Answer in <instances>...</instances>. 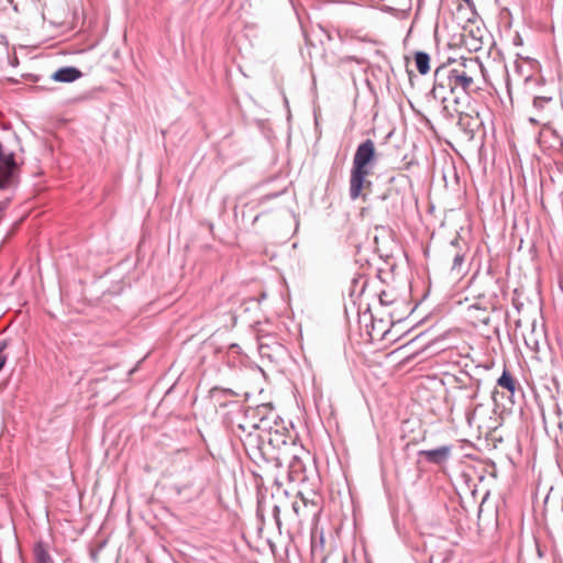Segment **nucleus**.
I'll return each instance as SVG.
<instances>
[{
	"instance_id": "obj_19",
	"label": "nucleus",
	"mask_w": 563,
	"mask_h": 563,
	"mask_svg": "<svg viewBox=\"0 0 563 563\" xmlns=\"http://www.w3.org/2000/svg\"><path fill=\"white\" fill-rule=\"evenodd\" d=\"M236 394L230 388L213 387L210 389L211 398L218 399L220 397L235 396Z\"/></svg>"
},
{
	"instance_id": "obj_29",
	"label": "nucleus",
	"mask_w": 563,
	"mask_h": 563,
	"mask_svg": "<svg viewBox=\"0 0 563 563\" xmlns=\"http://www.w3.org/2000/svg\"><path fill=\"white\" fill-rule=\"evenodd\" d=\"M518 58L525 59L527 63H529L531 66L538 64V62L534 58L531 57H522L520 54H517Z\"/></svg>"
},
{
	"instance_id": "obj_31",
	"label": "nucleus",
	"mask_w": 563,
	"mask_h": 563,
	"mask_svg": "<svg viewBox=\"0 0 563 563\" xmlns=\"http://www.w3.org/2000/svg\"><path fill=\"white\" fill-rule=\"evenodd\" d=\"M512 306H514V308H515L517 311H520V310H521V308L523 307V303H522V302H520V301H518V300H516V299H512Z\"/></svg>"
},
{
	"instance_id": "obj_5",
	"label": "nucleus",
	"mask_w": 563,
	"mask_h": 563,
	"mask_svg": "<svg viewBox=\"0 0 563 563\" xmlns=\"http://www.w3.org/2000/svg\"><path fill=\"white\" fill-rule=\"evenodd\" d=\"M448 67L445 65H440L434 70V82L433 87L430 90L429 95L441 103H444L449 93H453L452 86L450 84V76L446 75Z\"/></svg>"
},
{
	"instance_id": "obj_13",
	"label": "nucleus",
	"mask_w": 563,
	"mask_h": 563,
	"mask_svg": "<svg viewBox=\"0 0 563 563\" xmlns=\"http://www.w3.org/2000/svg\"><path fill=\"white\" fill-rule=\"evenodd\" d=\"M325 538L322 529L318 526L311 529V555L314 559L325 560L324 555Z\"/></svg>"
},
{
	"instance_id": "obj_1",
	"label": "nucleus",
	"mask_w": 563,
	"mask_h": 563,
	"mask_svg": "<svg viewBox=\"0 0 563 563\" xmlns=\"http://www.w3.org/2000/svg\"><path fill=\"white\" fill-rule=\"evenodd\" d=\"M295 441L296 437H292L286 427L278 424L266 435L249 432L243 444L250 457L255 462L262 461L282 467L283 461L279 451L288 442L295 444Z\"/></svg>"
},
{
	"instance_id": "obj_12",
	"label": "nucleus",
	"mask_w": 563,
	"mask_h": 563,
	"mask_svg": "<svg viewBox=\"0 0 563 563\" xmlns=\"http://www.w3.org/2000/svg\"><path fill=\"white\" fill-rule=\"evenodd\" d=\"M448 76H450V84L452 86L453 93L456 88L461 87L464 92H466L474 82L472 76H468L465 71H460L454 68H448Z\"/></svg>"
},
{
	"instance_id": "obj_2",
	"label": "nucleus",
	"mask_w": 563,
	"mask_h": 563,
	"mask_svg": "<svg viewBox=\"0 0 563 563\" xmlns=\"http://www.w3.org/2000/svg\"><path fill=\"white\" fill-rule=\"evenodd\" d=\"M378 163V154L373 140L366 139L362 141L353 155L352 167L350 170L349 196L351 200L358 198L366 199L363 190L372 186V181L367 177L373 173Z\"/></svg>"
},
{
	"instance_id": "obj_28",
	"label": "nucleus",
	"mask_w": 563,
	"mask_h": 563,
	"mask_svg": "<svg viewBox=\"0 0 563 563\" xmlns=\"http://www.w3.org/2000/svg\"><path fill=\"white\" fill-rule=\"evenodd\" d=\"M450 244H451V246L455 247V249H456V251H459V250H463V249L461 247V240H460V238H459V236L454 238V239L451 241V243H450Z\"/></svg>"
},
{
	"instance_id": "obj_23",
	"label": "nucleus",
	"mask_w": 563,
	"mask_h": 563,
	"mask_svg": "<svg viewBox=\"0 0 563 563\" xmlns=\"http://www.w3.org/2000/svg\"><path fill=\"white\" fill-rule=\"evenodd\" d=\"M470 309L487 311L488 309H492V305L485 302L484 300H477L470 306Z\"/></svg>"
},
{
	"instance_id": "obj_37",
	"label": "nucleus",
	"mask_w": 563,
	"mask_h": 563,
	"mask_svg": "<svg viewBox=\"0 0 563 563\" xmlns=\"http://www.w3.org/2000/svg\"><path fill=\"white\" fill-rule=\"evenodd\" d=\"M230 350L238 353V352H240V346H239V344H231Z\"/></svg>"
},
{
	"instance_id": "obj_8",
	"label": "nucleus",
	"mask_w": 563,
	"mask_h": 563,
	"mask_svg": "<svg viewBox=\"0 0 563 563\" xmlns=\"http://www.w3.org/2000/svg\"><path fill=\"white\" fill-rule=\"evenodd\" d=\"M377 199L382 202H386V211L391 217H399L402 206V196L399 189L393 186L387 187Z\"/></svg>"
},
{
	"instance_id": "obj_47",
	"label": "nucleus",
	"mask_w": 563,
	"mask_h": 563,
	"mask_svg": "<svg viewBox=\"0 0 563 563\" xmlns=\"http://www.w3.org/2000/svg\"><path fill=\"white\" fill-rule=\"evenodd\" d=\"M559 428H562V421L558 422Z\"/></svg>"
},
{
	"instance_id": "obj_7",
	"label": "nucleus",
	"mask_w": 563,
	"mask_h": 563,
	"mask_svg": "<svg viewBox=\"0 0 563 563\" xmlns=\"http://www.w3.org/2000/svg\"><path fill=\"white\" fill-rule=\"evenodd\" d=\"M453 445L445 444L430 450L418 451V463L423 459L427 463L442 465L451 459Z\"/></svg>"
},
{
	"instance_id": "obj_17",
	"label": "nucleus",
	"mask_w": 563,
	"mask_h": 563,
	"mask_svg": "<svg viewBox=\"0 0 563 563\" xmlns=\"http://www.w3.org/2000/svg\"><path fill=\"white\" fill-rule=\"evenodd\" d=\"M465 261V251L459 250L453 256V262L451 266V272L460 274L462 272V267Z\"/></svg>"
},
{
	"instance_id": "obj_11",
	"label": "nucleus",
	"mask_w": 563,
	"mask_h": 563,
	"mask_svg": "<svg viewBox=\"0 0 563 563\" xmlns=\"http://www.w3.org/2000/svg\"><path fill=\"white\" fill-rule=\"evenodd\" d=\"M82 77V71L76 66H63L56 69L51 79L56 82L70 84Z\"/></svg>"
},
{
	"instance_id": "obj_27",
	"label": "nucleus",
	"mask_w": 563,
	"mask_h": 563,
	"mask_svg": "<svg viewBox=\"0 0 563 563\" xmlns=\"http://www.w3.org/2000/svg\"><path fill=\"white\" fill-rule=\"evenodd\" d=\"M512 44L515 46H521L523 44V40L519 33H516V35L514 36Z\"/></svg>"
},
{
	"instance_id": "obj_34",
	"label": "nucleus",
	"mask_w": 563,
	"mask_h": 563,
	"mask_svg": "<svg viewBox=\"0 0 563 563\" xmlns=\"http://www.w3.org/2000/svg\"><path fill=\"white\" fill-rule=\"evenodd\" d=\"M481 48V42L478 40H474V43H472V49L478 51Z\"/></svg>"
},
{
	"instance_id": "obj_41",
	"label": "nucleus",
	"mask_w": 563,
	"mask_h": 563,
	"mask_svg": "<svg viewBox=\"0 0 563 563\" xmlns=\"http://www.w3.org/2000/svg\"><path fill=\"white\" fill-rule=\"evenodd\" d=\"M260 353H261V355L263 356V344H262V343H261V345H260Z\"/></svg>"
},
{
	"instance_id": "obj_4",
	"label": "nucleus",
	"mask_w": 563,
	"mask_h": 563,
	"mask_svg": "<svg viewBox=\"0 0 563 563\" xmlns=\"http://www.w3.org/2000/svg\"><path fill=\"white\" fill-rule=\"evenodd\" d=\"M20 165L13 151L4 152L0 142V190L16 186L19 183Z\"/></svg>"
},
{
	"instance_id": "obj_35",
	"label": "nucleus",
	"mask_w": 563,
	"mask_h": 563,
	"mask_svg": "<svg viewBox=\"0 0 563 563\" xmlns=\"http://www.w3.org/2000/svg\"><path fill=\"white\" fill-rule=\"evenodd\" d=\"M515 70L519 74L522 71V66L517 60L515 62Z\"/></svg>"
},
{
	"instance_id": "obj_32",
	"label": "nucleus",
	"mask_w": 563,
	"mask_h": 563,
	"mask_svg": "<svg viewBox=\"0 0 563 563\" xmlns=\"http://www.w3.org/2000/svg\"><path fill=\"white\" fill-rule=\"evenodd\" d=\"M90 558L93 562H97L98 561V550H91Z\"/></svg>"
},
{
	"instance_id": "obj_25",
	"label": "nucleus",
	"mask_w": 563,
	"mask_h": 563,
	"mask_svg": "<svg viewBox=\"0 0 563 563\" xmlns=\"http://www.w3.org/2000/svg\"><path fill=\"white\" fill-rule=\"evenodd\" d=\"M280 195H282V192H273V194H267L265 196H262L261 198H258L257 206H262L264 202H267L271 199L277 198Z\"/></svg>"
},
{
	"instance_id": "obj_43",
	"label": "nucleus",
	"mask_w": 563,
	"mask_h": 563,
	"mask_svg": "<svg viewBox=\"0 0 563 563\" xmlns=\"http://www.w3.org/2000/svg\"><path fill=\"white\" fill-rule=\"evenodd\" d=\"M561 511L563 512V496H562V499H561Z\"/></svg>"
},
{
	"instance_id": "obj_36",
	"label": "nucleus",
	"mask_w": 563,
	"mask_h": 563,
	"mask_svg": "<svg viewBox=\"0 0 563 563\" xmlns=\"http://www.w3.org/2000/svg\"><path fill=\"white\" fill-rule=\"evenodd\" d=\"M262 216H263V212L257 213V214L253 218V220H252V224L254 225V224L258 221V219H260Z\"/></svg>"
},
{
	"instance_id": "obj_16",
	"label": "nucleus",
	"mask_w": 563,
	"mask_h": 563,
	"mask_svg": "<svg viewBox=\"0 0 563 563\" xmlns=\"http://www.w3.org/2000/svg\"><path fill=\"white\" fill-rule=\"evenodd\" d=\"M413 59H415L416 68L420 75L424 76L430 71L431 57L427 52H424V51L415 52Z\"/></svg>"
},
{
	"instance_id": "obj_22",
	"label": "nucleus",
	"mask_w": 563,
	"mask_h": 563,
	"mask_svg": "<svg viewBox=\"0 0 563 563\" xmlns=\"http://www.w3.org/2000/svg\"><path fill=\"white\" fill-rule=\"evenodd\" d=\"M272 516L273 519L278 528V530H282V520H280V507L278 505H274L272 508Z\"/></svg>"
},
{
	"instance_id": "obj_42",
	"label": "nucleus",
	"mask_w": 563,
	"mask_h": 563,
	"mask_svg": "<svg viewBox=\"0 0 563 563\" xmlns=\"http://www.w3.org/2000/svg\"><path fill=\"white\" fill-rule=\"evenodd\" d=\"M302 503H303V506H307L308 504V500L306 498L302 497Z\"/></svg>"
},
{
	"instance_id": "obj_21",
	"label": "nucleus",
	"mask_w": 563,
	"mask_h": 563,
	"mask_svg": "<svg viewBox=\"0 0 563 563\" xmlns=\"http://www.w3.org/2000/svg\"><path fill=\"white\" fill-rule=\"evenodd\" d=\"M454 379V383L456 384V387L461 390H464L465 391V395L471 393L472 391V385H467L463 378L459 377V376H454L453 377Z\"/></svg>"
},
{
	"instance_id": "obj_15",
	"label": "nucleus",
	"mask_w": 563,
	"mask_h": 563,
	"mask_svg": "<svg viewBox=\"0 0 563 563\" xmlns=\"http://www.w3.org/2000/svg\"><path fill=\"white\" fill-rule=\"evenodd\" d=\"M34 563H55L53 556L49 554L47 543L44 540H38L33 545Z\"/></svg>"
},
{
	"instance_id": "obj_33",
	"label": "nucleus",
	"mask_w": 563,
	"mask_h": 563,
	"mask_svg": "<svg viewBox=\"0 0 563 563\" xmlns=\"http://www.w3.org/2000/svg\"><path fill=\"white\" fill-rule=\"evenodd\" d=\"M464 3L470 8L471 10L475 9V2L473 0H463Z\"/></svg>"
},
{
	"instance_id": "obj_38",
	"label": "nucleus",
	"mask_w": 563,
	"mask_h": 563,
	"mask_svg": "<svg viewBox=\"0 0 563 563\" xmlns=\"http://www.w3.org/2000/svg\"><path fill=\"white\" fill-rule=\"evenodd\" d=\"M556 413L558 416H561L562 415V409L560 408L559 405H556Z\"/></svg>"
},
{
	"instance_id": "obj_44",
	"label": "nucleus",
	"mask_w": 563,
	"mask_h": 563,
	"mask_svg": "<svg viewBox=\"0 0 563 563\" xmlns=\"http://www.w3.org/2000/svg\"><path fill=\"white\" fill-rule=\"evenodd\" d=\"M408 74H409L410 80H412V76H413L412 71H408Z\"/></svg>"
},
{
	"instance_id": "obj_14",
	"label": "nucleus",
	"mask_w": 563,
	"mask_h": 563,
	"mask_svg": "<svg viewBox=\"0 0 563 563\" xmlns=\"http://www.w3.org/2000/svg\"><path fill=\"white\" fill-rule=\"evenodd\" d=\"M496 384L503 389L509 391L511 396H514L517 389L520 388L519 383L506 366L504 367V371L501 375L498 377Z\"/></svg>"
},
{
	"instance_id": "obj_20",
	"label": "nucleus",
	"mask_w": 563,
	"mask_h": 563,
	"mask_svg": "<svg viewBox=\"0 0 563 563\" xmlns=\"http://www.w3.org/2000/svg\"><path fill=\"white\" fill-rule=\"evenodd\" d=\"M7 346H8L7 340L0 341V372L2 371V368L4 367V365L8 361V355L4 353V350L7 349Z\"/></svg>"
},
{
	"instance_id": "obj_3",
	"label": "nucleus",
	"mask_w": 563,
	"mask_h": 563,
	"mask_svg": "<svg viewBox=\"0 0 563 563\" xmlns=\"http://www.w3.org/2000/svg\"><path fill=\"white\" fill-rule=\"evenodd\" d=\"M470 288L476 300H484L492 305V310L498 308L499 298L505 297V282L489 266L484 273L475 272L470 278Z\"/></svg>"
},
{
	"instance_id": "obj_49",
	"label": "nucleus",
	"mask_w": 563,
	"mask_h": 563,
	"mask_svg": "<svg viewBox=\"0 0 563 563\" xmlns=\"http://www.w3.org/2000/svg\"><path fill=\"white\" fill-rule=\"evenodd\" d=\"M2 212V209L0 208V213Z\"/></svg>"
},
{
	"instance_id": "obj_26",
	"label": "nucleus",
	"mask_w": 563,
	"mask_h": 563,
	"mask_svg": "<svg viewBox=\"0 0 563 563\" xmlns=\"http://www.w3.org/2000/svg\"><path fill=\"white\" fill-rule=\"evenodd\" d=\"M379 302L382 306H390L394 302V300L389 299L388 294L385 290H383L379 294Z\"/></svg>"
},
{
	"instance_id": "obj_46",
	"label": "nucleus",
	"mask_w": 563,
	"mask_h": 563,
	"mask_svg": "<svg viewBox=\"0 0 563 563\" xmlns=\"http://www.w3.org/2000/svg\"><path fill=\"white\" fill-rule=\"evenodd\" d=\"M538 554L540 558L542 556V552L540 551V549H538Z\"/></svg>"
},
{
	"instance_id": "obj_40",
	"label": "nucleus",
	"mask_w": 563,
	"mask_h": 563,
	"mask_svg": "<svg viewBox=\"0 0 563 563\" xmlns=\"http://www.w3.org/2000/svg\"><path fill=\"white\" fill-rule=\"evenodd\" d=\"M265 298H266V294H262V295H261V298L258 299V301H262V300H263V299H265Z\"/></svg>"
},
{
	"instance_id": "obj_39",
	"label": "nucleus",
	"mask_w": 563,
	"mask_h": 563,
	"mask_svg": "<svg viewBox=\"0 0 563 563\" xmlns=\"http://www.w3.org/2000/svg\"><path fill=\"white\" fill-rule=\"evenodd\" d=\"M488 321H489V318H488V317H487V318H485V319H482V322H483V323H485V324H487V323H488Z\"/></svg>"
},
{
	"instance_id": "obj_18",
	"label": "nucleus",
	"mask_w": 563,
	"mask_h": 563,
	"mask_svg": "<svg viewBox=\"0 0 563 563\" xmlns=\"http://www.w3.org/2000/svg\"><path fill=\"white\" fill-rule=\"evenodd\" d=\"M472 382L473 384L472 385V391L466 394L465 395V398L468 400V401H473L475 400L477 397H478V393H479V388H481V384H482V380L481 379H477V378H473L471 375H468L467 373L465 374Z\"/></svg>"
},
{
	"instance_id": "obj_30",
	"label": "nucleus",
	"mask_w": 563,
	"mask_h": 563,
	"mask_svg": "<svg viewBox=\"0 0 563 563\" xmlns=\"http://www.w3.org/2000/svg\"><path fill=\"white\" fill-rule=\"evenodd\" d=\"M292 510L297 516H300V504L298 501H294L291 504Z\"/></svg>"
},
{
	"instance_id": "obj_6",
	"label": "nucleus",
	"mask_w": 563,
	"mask_h": 563,
	"mask_svg": "<svg viewBox=\"0 0 563 563\" xmlns=\"http://www.w3.org/2000/svg\"><path fill=\"white\" fill-rule=\"evenodd\" d=\"M256 416L258 421L252 426L257 431L256 433L266 435L278 426L277 420L279 417L272 409L268 410V407L265 405L257 408Z\"/></svg>"
},
{
	"instance_id": "obj_45",
	"label": "nucleus",
	"mask_w": 563,
	"mask_h": 563,
	"mask_svg": "<svg viewBox=\"0 0 563 563\" xmlns=\"http://www.w3.org/2000/svg\"><path fill=\"white\" fill-rule=\"evenodd\" d=\"M227 404L225 402H220L219 406L220 407H224Z\"/></svg>"
},
{
	"instance_id": "obj_9",
	"label": "nucleus",
	"mask_w": 563,
	"mask_h": 563,
	"mask_svg": "<svg viewBox=\"0 0 563 563\" xmlns=\"http://www.w3.org/2000/svg\"><path fill=\"white\" fill-rule=\"evenodd\" d=\"M482 124L483 122L479 119L478 114L472 115L466 112L459 113V120L456 125L470 139L474 137L476 131L479 129Z\"/></svg>"
},
{
	"instance_id": "obj_24",
	"label": "nucleus",
	"mask_w": 563,
	"mask_h": 563,
	"mask_svg": "<svg viewBox=\"0 0 563 563\" xmlns=\"http://www.w3.org/2000/svg\"><path fill=\"white\" fill-rule=\"evenodd\" d=\"M552 100L551 97H534L533 99V106L536 108H542L545 103L550 102Z\"/></svg>"
},
{
	"instance_id": "obj_48",
	"label": "nucleus",
	"mask_w": 563,
	"mask_h": 563,
	"mask_svg": "<svg viewBox=\"0 0 563 563\" xmlns=\"http://www.w3.org/2000/svg\"><path fill=\"white\" fill-rule=\"evenodd\" d=\"M0 45L5 46V44H4V43H0Z\"/></svg>"
},
{
	"instance_id": "obj_10",
	"label": "nucleus",
	"mask_w": 563,
	"mask_h": 563,
	"mask_svg": "<svg viewBox=\"0 0 563 563\" xmlns=\"http://www.w3.org/2000/svg\"><path fill=\"white\" fill-rule=\"evenodd\" d=\"M287 476L292 483H303L308 479L306 464L297 454H292L289 461Z\"/></svg>"
}]
</instances>
